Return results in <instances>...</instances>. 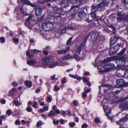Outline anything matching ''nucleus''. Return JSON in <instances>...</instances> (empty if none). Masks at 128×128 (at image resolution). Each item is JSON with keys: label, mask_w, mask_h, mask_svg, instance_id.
<instances>
[{"label": "nucleus", "mask_w": 128, "mask_h": 128, "mask_svg": "<svg viewBox=\"0 0 128 128\" xmlns=\"http://www.w3.org/2000/svg\"><path fill=\"white\" fill-rule=\"evenodd\" d=\"M122 45L121 44H117L116 45L112 47L109 52L110 55H112L116 53L119 49L120 46H121Z\"/></svg>", "instance_id": "nucleus-1"}, {"label": "nucleus", "mask_w": 128, "mask_h": 128, "mask_svg": "<svg viewBox=\"0 0 128 128\" xmlns=\"http://www.w3.org/2000/svg\"><path fill=\"white\" fill-rule=\"evenodd\" d=\"M123 102L120 106V108L123 110L128 109V97L124 98L122 100Z\"/></svg>", "instance_id": "nucleus-2"}, {"label": "nucleus", "mask_w": 128, "mask_h": 128, "mask_svg": "<svg viewBox=\"0 0 128 128\" xmlns=\"http://www.w3.org/2000/svg\"><path fill=\"white\" fill-rule=\"evenodd\" d=\"M43 30L46 31L50 30H52L54 27L53 24L52 23H43L42 25Z\"/></svg>", "instance_id": "nucleus-3"}, {"label": "nucleus", "mask_w": 128, "mask_h": 128, "mask_svg": "<svg viewBox=\"0 0 128 128\" xmlns=\"http://www.w3.org/2000/svg\"><path fill=\"white\" fill-rule=\"evenodd\" d=\"M104 6L101 3L98 4L96 6L95 4H93L91 8L92 11H96L97 10L99 11L103 10Z\"/></svg>", "instance_id": "nucleus-4"}, {"label": "nucleus", "mask_w": 128, "mask_h": 128, "mask_svg": "<svg viewBox=\"0 0 128 128\" xmlns=\"http://www.w3.org/2000/svg\"><path fill=\"white\" fill-rule=\"evenodd\" d=\"M124 69H120L117 70L116 72V76L118 77H124L126 75V72Z\"/></svg>", "instance_id": "nucleus-5"}, {"label": "nucleus", "mask_w": 128, "mask_h": 128, "mask_svg": "<svg viewBox=\"0 0 128 128\" xmlns=\"http://www.w3.org/2000/svg\"><path fill=\"white\" fill-rule=\"evenodd\" d=\"M40 50H31L30 51L29 49H28L26 52V55L29 58L32 57L33 56V55L35 54H36L38 52H40Z\"/></svg>", "instance_id": "nucleus-6"}, {"label": "nucleus", "mask_w": 128, "mask_h": 128, "mask_svg": "<svg viewBox=\"0 0 128 128\" xmlns=\"http://www.w3.org/2000/svg\"><path fill=\"white\" fill-rule=\"evenodd\" d=\"M90 38L93 41H95L100 37V34L98 32H92L90 34Z\"/></svg>", "instance_id": "nucleus-7"}, {"label": "nucleus", "mask_w": 128, "mask_h": 128, "mask_svg": "<svg viewBox=\"0 0 128 128\" xmlns=\"http://www.w3.org/2000/svg\"><path fill=\"white\" fill-rule=\"evenodd\" d=\"M125 14L123 12H119L117 13V19L118 21L120 22L122 21L125 19Z\"/></svg>", "instance_id": "nucleus-8"}, {"label": "nucleus", "mask_w": 128, "mask_h": 128, "mask_svg": "<svg viewBox=\"0 0 128 128\" xmlns=\"http://www.w3.org/2000/svg\"><path fill=\"white\" fill-rule=\"evenodd\" d=\"M117 84L120 86H122L125 85H128V82L126 83L123 79H120L116 80Z\"/></svg>", "instance_id": "nucleus-9"}, {"label": "nucleus", "mask_w": 128, "mask_h": 128, "mask_svg": "<svg viewBox=\"0 0 128 128\" xmlns=\"http://www.w3.org/2000/svg\"><path fill=\"white\" fill-rule=\"evenodd\" d=\"M96 11H92V12L91 13V14L92 18H89L88 16L87 19L85 20L86 21L88 22H91L94 19L96 16V14L95 13V12Z\"/></svg>", "instance_id": "nucleus-10"}, {"label": "nucleus", "mask_w": 128, "mask_h": 128, "mask_svg": "<svg viewBox=\"0 0 128 128\" xmlns=\"http://www.w3.org/2000/svg\"><path fill=\"white\" fill-rule=\"evenodd\" d=\"M78 17L81 20H84L85 21L87 18L88 16L84 12H79L78 15Z\"/></svg>", "instance_id": "nucleus-11"}, {"label": "nucleus", "mask_w": 128, "mask_h": 128, "mask_svg": "<svg viewBox=\"0 0 128 128\" xmlns=\"http://www.w3.org/2000/svg\"><path fill=\"white\" fill-rule=\"evenodd\" d=\"M61 62L58 60L57 62H53L49 65V68H52L55 67L56 66H62V64L61 63Z\"/></svg>", "instance_id": "nucleus-12"}, {"label": "nucleus", "mask_w": 128, "mask_h": 128, "mask_svg": "<svg viewBox=\"0 0 128 128\" xmlns=\"http://www.w3.org/2000/svg\"><path fill=\"white\" fill-rule=\"evenodd\" d=\"M125 59L124 58H120L117 59V62L121 66H123L125 64Z\"/></svg>", "instance_id": "nucleus-13"}, {"label": "nucleus", "mask_w": 128, "mask_h": 128, "mask_svg": "<svg viewBox=\"0 0 128 128\" xmlns=\"http://www.w3.org/2000/svg\"><path fill=\"white\" fill-rule=\"evenodd\" d=\"M70 2L68 0H63L60 2V5L62 8L66 7L69 6Z\"/></svg>", "instance_id": "nucleus-14"}, {"label": "nucleus", "mask_w": 128, "mask_h": 128, "mask_svg": "<svg viewBox=\"0 0 128 128\" xmlns=\"http://www.w3.org/2000/svg\"><path fill=\"white\" fill-rule=\"evenodd\" d=\"M118 40V38L116 36H115L114 38L111 37L110 42V46H111L116 42Z\"/></svg>", "instance_id": "nucleus-15"}, {"label": "nucleus", "mask_w": 128, "mask_h": 128, "mask_svg": "<svg viewBox=\"0 0 128 128\" xmlns=\"http://www.w3.org/2000/svg\"><path fill=\"white\" fill-rule=\"evenodd\" d=\"M50 57H48L44 58L42 60V64L44 66H45L48 64L50 62Z\"/></svg>", "instance_id": "nucleus-16"}, {"label": "nucleus", "mask_w": 128, "mask_h": 128, "mask_svg": "<svg viewBox=\"0 0 128 128\" xmlns=\"http://www.w3.org/2000/svg\"><path fill=\"white\" fill-rule=\"evenodd\" d=\"M70 49V47H68L62 50H58L57 51V52L58 54H61L66 53Z\"/></svg>", "instance_id": "nucleus-17"}, {"label": "nucleus", "mask_w": 128, "mask_h": 128, "mask_svg": "<svg viewBox=\"0 0 128 128\" xmlns=\"http://www.w3.org/2000/svg\"><path fill=\"white\" fill-rule=\"evenodd\" d=\"M35 12L36 16H40L41 14L42 9L40 8H36L35 9Z\"/></svg>", "instance_id": "nucleus-18"}, {"label": "nucleus", "mask_w": 128, "mask_h": 128, "mask_svg": "<svg viewBox=\"0 0 128 128\" xmlns=\"http://www.w3.org/2000/svg\"><path fill=\"white\" fill-rule=\"evenodd\" d=\"M36 63V61L34 60H28L27 62V64L30 66L34 65Z\"/></svg>", "instance_id": "nucleus-19"}, {"label": "nucleus", "mask_w": 128, "mask_h": 128, "mask_svg": "<svg viewBox=\"0 0 128 128\" xmlns=\"http://www.w3.org/2000/svg\"><path fill=\"white\" fill-rule=\"evenodd\" d=\"M21 2L24 4L30 5L32 7L34 6V5L31 4V3L28 0H21Z\"/></svg>", "instance_id": "nucleus-20"}, {"label": "nucleus", "mask_w": 128, "mask_h": 128, "mask_svg": "<svg viewBox=\"0 0 128 128\" xmlns=\"http://www.w3.org/2000/svg\"><path fill=\"white\" fill-rule=\"evenodd\" d=\"M84 0H72L71 3L74 4L78 3V5L81 4Z\"/></svg>", "instance_id": "nucleus-21"}, {"label": "nucleus", "mask_w": 128, "mask_h": 128, "mask_svg": "<svg viewBox=\"0 0 128 128\" xmlns=\"http://www.w3.org/2000/svg\"><path fill=\"white\" fill-rule=\"evenodd\" d=\"M66 28L65 27L64 28H61L59 30L58 32V34L60 36L63 34L65 33L66 32Z\"/></svg>", "instance_id": "nucleus-22"}, {"label": "nucleus", "mask_w": 128, "mask_h": 128, "mask_svg": "<svg viewBox=\"0 0 128 128\" xmlns=\"http://www.w3.org/2000/svg\"><path fill=\"white\" fill-rule=\"evenodd\" d=\"M69 76L70 77L77 79L78 80H80L82 78H81L77 75H74L72 74H70Z\"/></svg>", "instance_id": "nucleus-23"}, {"label": "nucleus", "mask_w": 128, "mask_h": 128, "mask_svg": "<svg viewBox=\"0 0 128 128\" xmlns=\"http://www.w3.org/2000/svg\"><path fill=\"white\" fill-rule=\"evenodd\" d=\"M83 45L82 43L79 46L76 48V52H78V54H80Z\"/></svg>", "instance_id": "nucleus-24"}, {"label": "nucleus", "mask_w": 128, "mask_h": 128, "mask_svg": "<svg viewBox=\"0 0 128 128\" xmlns=\"http://www.w3.org/2000/svg\"><path fill=\"white\" fill-rule=\"evenodd\" d=\"M115 57L113 56L112 57H109L106 58V60H104V62H110L112 61V60H115Z\"/></svg>", "instance_id": "nucleus-25"}, {"label": "nucleus", "mask_w": 128, "mask_h": 128, "mask_svg": "<svg viewBox=\"0 0 128 128\" xmlns=\"http://www.w3.org/2000/svg\"><path fill=\"white\" fill-rule=\"evenodd\" d=\"M70 58H71L68 56H66L63 58L62 59V61H60L61 62V63L62 64V66L63 65V63H64L66 62V60L69 59ZM59 60L60 61V60Z\"/></svg>", "instance_id": "nucleus-26"}, {"label": "nucleus", "mask_w": 128, "mask_h": 128, "mask_svg": "<svg viewBox=\"0 0 128 128\" xmlns=\"http://www.w3.org/2000/svg\"><path fill=\"white\" fill-rule=\"evenodd\" d=\"M62 19L61 17L60 16H57L56 18H54V20L55 22V23H58L60 21H61Z\"/></svg>", "instance_id": "nucleus-27"}, {"label": "nucleus", "mask_w": 128, "mask_h": 128, "mask_svg": "<svg viewBox=\"0 0 128 128\" xmlns=\"http://www.w3.org/2000/svg\"><path fill=\"white\" fill-rule=\"evenodd\" d=\"M26 86H28V87H30L32 86V82H29L28 80H26L25 82Z\"/></svg>", "instance_id": "nucleus-28"}, {"label": "nucleus", "mask_w": 128, "mask_h": 128, "mask_svg": "<svg viewBox=\"0 0 128 128\" xmlns=\"http://www.w3.org/2000/svg\"><path fill=\"white\" fill-rule=\"evenodd\" d=\"M109 2L108 0H103L102 2L104 6H107L109 4Z\"/></svg>", "instance_id": "nucleus-29"}, {"label": "nucleus", "mask_w": 128, "mask_h": 128, "mask_svg": "<svg viewBox=\"0 0 128 128\" xmlns=\"http://www.w3.org/2000/svg\"><path fill=\"white\" fill-rule=\"evenodd\" d=\"M128 119V114H126L125 116L123 118H121L120 120V122H122L126 121V120Z\"/></svg>", "instance_id": "nucleus-30"}, {"label": "nucleus", "mask_w": 128, "mask_h": 128, "mask_svg": "<svg viewBox=\"0 0 128 128\" xmlns=\"http://www.w3.org/2000/svg\"><path fill=\"white\" fill-rule=\"evenodd\" d=\"M126 50V48H123L121 51L118 54V55L120 56L122 55L124 53V52Z\"/></svg>", "instance_id": "nucleus-31"}, {"label": "nucleus", "mask_w": 128, "mask_h": 128, "mask_svg": "<svg viewBox=\"0 0 128 128\" xmlns=\"http://www.w3.org/2000/svg\"><path fill=\"white\" fill-rule=\"evenodd\" d=\"M108 66L109 64H108V63H107L106 64H104L103 66L102 67L105 71H107L108 69L109 68L108 67Z\"/></svg>", "instance_id": "nucleus-32"}, {"label": "nucleus", "mask_w": 128, "mask_h": 128, "mask_svg": "<svg viewBox=\"0 0 128 128\" xmlns=\"http://www.w3.org/2000/svg\"><path fill=\"white\" fill-rule=\"evenodd\" d=\"M32 16H30L28 17L26 19V22L25 23L26 26V24H28L29 23V21L32 18Z\"/></svg>", "instance_id": "nucleus-33"}, {"label": "nucleus", "mask_w": 128, "mask_h": 128, "mask_svg": "<svg viewBox=\"0 0 128 128\" xmlns=\"http://www.w3.org/2000/svg\"><path fill=\"white\" fill-rule=\"evenodd\" d=\"M13 103L16 106L18 105H20L21 104V103L20 102L18 101H16V100H14L13 102Z\"/></svg>", "instance_id": "nucleus-34"}, {"label": "nucleus", "mask_w": 128, "mask_h": 128, "mask_svg": "<svg viewBox=\"0 0 128 128\" xmlns=\"http://www.w3.org/2000/svg\"><path fill=\"white\" fill-rule=\"evenodd\" d=\"M16 89L15 88H12L10 90V92L12 94V96H13V93L14 92L16 91Z\"/></svg>", "instance_id": "nucleus-35"}, {"label": "nucleus", "mask_w": 128, "mask_h": 128, "mask_svg": "<svg viewBox=\"0 0 128 128\" xmlns=\"http://www.w3.org/2000/svg\"><path fill=\"white\" fill-rule=\"evenodd\" d=\"M38 2L40 4H42L44 2H48V0H38Z\"/></svg>", "instance_id": "nucleus-36"}, {"label": "nucleus", "mask_w": 128, "mask_h": 128, "mask_svg": "<svg viewBox=\"0 0 128 128\" xmlns=\"http://www.w3.org/2000/svg\"><path fill=\"white\" fill-rule=\"evenodd\" d=\"M108 64H109L108 67L109 68H113L115 67V66L114 64H111L110 63H108Z\"/></svg>", "instance_id": "nucleus-37"}, {"label": "nucleus", "mask_w": 128, "mask_h": 128, "mask_svg": "<svg viewBox=\"0 0 128 128\" xmlns=\"http://www.w3.org/2000/svg\"><path fill=\"white\" fill-rule=\"evenodd\" d=\"M56 12V13L58 14H60L62 12V9H60L58 8V9Z\"/></svg>", "instance_id": "nucleus-38"}, {"label": "nucleus", "mask_w": 128, "mask_h": 128, "mask_svg": "<svg viewBox=\"0 0 128 128\" xmlns=\"http://www.w3.org/2000/svg\"><path fill=\"white\" fill-rule=\"evenodd\" d=\"M72 38L71 37L68 40L66 43L67 45H68L70 44L72 42Z\"/></svg>", "instance_id": "nucleus-39"}, {"label": "nucleus", "mask_w": 128, "mask_h": 128, "mask_svg": "<svg viewBox=\"0 0 128 128\" xmlns=\"http://www.w3.org/2000/svg\"><path fill=\"white\" fill-rule=\"evenodd\" d=\"M97 22L98 24H101L103 22V20H102L101 19H98L97 20Z\"/></svg>", "instance_id": "nucleus-40"}, {"label": "nucleus", "mask_w": 128, "mask_h": 128, "mask_svg": "<svg viewBox=\"0 0 128 128\" xmlns=\"http://www.w3.org/2000/svg\"><path fill=\"white\" fill-rule=\"evenodd\" d=\"M42 121L40 120L39 121L37 122L36 126L38 127H39L40 126L42 125Z\"/></svg>", "instance_id": "nucleus-41"}, {"label": "nucleus", "mask_w": 128, "mask_h": 128, "mask_svg": "<svg viewBox=\"0 0 128 128\" xmlns=\"http://www.w3.org/2000/svg\"><path fill=\"white\" fill-rule=\"evenodd\" d=\"M26 110L29 112H30L32 111V108L30 107H27L26 108Z\"/></svg>", "instance_id": "nucleus-42"}, {"label": "nucleus", "mask_w": 128, "mask_h": 128, "mask_svg": "<svg viewBox=\"0 0 128 128\" xmlns=\"http://www.w3.org/2000/svg\"><path fill=\"white\" fill-rule=\"evenodd\" d=\"M5 41V38L3 37L0 38V42L1 43L4 42Z\"/></svg>", "instance_id": "nucleus-43"}, {"label": "nucleus", "mask_w": 128, "mask_h": 128, "mask_svg": "<svg viewBox=\"0 0 128 128\" xmlns=\"http://www.w3.org/2000/svg\"><path fill=\"white\" fill-rule=\"evenodd\" d=\"M54 90L55 92H56L57 91L59 90L60 89L59 87H57L56 85L54 86Z\"/></svg>", "instance_id": "nucleus-44"}, {"label": "nucleus", "mask_w": 128, "mask_h": 128, "mask_svg": "<svg viewBox=\"0 0 128 128\" xmlns=\"http://www.w3.org/2000/svg\"><path fill=\"white\" fill-rule=\"evenodd\" d=\"M65 27L66 28V30L68 29L72 30L74 29V28L72 26H68L67 27Z\"/></svg>", "instance_id": "nucleus-45"}, {"label": "nucleus", "mask_w": 128, "mask_h": 128, "mask_svg": "<svg viewBox=\"0 0 128 128\" xmlns=\"http://www.w3.org/2000/svg\"><path fill=\"white\" fill-rule=\"evenodd\" d=\"M44 18V16L42 15L41 17H40V18H38V21H41Z\"/></svg>", "instance_id": "nucleus-46"}, {"label": "nucleus", "mask_w": 128, "mask_h": 128, "mask_svg": "<svg viewBox=\"0 0 128 128\" xmlns=\"http://www.w3.org/2000/svg\"><path fill=\"white\" fill-rule=\"evenodd\" d=\"M73 104L75 106H76L77 105L78 102L76 100H74L73 101Z\"/></svg>", "instance_id": "nucleus-47"}, {"label": "nucleus", "mask_w": 128, "mask_h": 128, "mask_svg": "<svg viewBox=\"0 0 128 128\" xmlns=\"http://www.w3.org/2000/svg\"><path fill=\"white\" fill-rule=\"evenodd\" d=\"M37 104V102L36 101H35L33 104L32 105V106L34 107V108H36L37 107V106H36Z\"/></svg>", "instance_id": "nucleus-48"}, {"label": "nucleus", "mask_w": 128, "mask_h": 128, "mask_svg": "<svg viewBox=\"0 0 128 128\" xmlns=\"http://www.w3.org/2000/svg\"><path fill=\"white\" fill-rule=\"evenodd\" d=\"M43 108L44 110L47 111L48 110V106H44Z\"/></svg>", "instance_id": "nucleus-49"}, {"label": "nucleus", "mask_w": 128, "mask_h": 128, "mask_svg": "<svg viewBox=\"0 0 128 128\" xmlns=\"http://www.w3.org/2000/svg\"><path fill=\"white\" fill-rule=\"evenodd\" d=\"M13 40L15 42V44H16V43L18 42L19 41V40L18 38H14L13 39Z\"/></svg>", "instance_id": "nucleus-50"}, {"label": "nucleus", "mask_w": 128, "mask_h": 128, "mask_svg": "<svg viewBox=\"0 0 128 128\" xmlns=\"http://www.w3.org/2000/svg\"><path fill=\"white\" fill-rule=\"evenodd\" d=\"M87 96V94H86V93L85 92H83L82 93V97L83 98H84L86 97Z\"/></svg>", "instance_id": "nucleus-51"}, {"label": "nucleus", "mask_w": 128, "mask_h": 128, "mask_svg": "<svg viewBox=\"0 0 128 128\" xmlns=\"http://www.w3.org/2000/svg\"><path fill=\"white\" fill-rule=\"evenodd\" d=\"M76 124L74 122H73L72 123H69V125L70 126L72 127L74 126Z\"/></svg>", "instance_id": "nucleus-52"}, {"label": "nucleus", "mask_w": 128, "mask_h": 128, "mask_svg": "<svg viewBox=\"0 0 128 128\" xmlns=\"http://www.w3.org/2000/svg\"><path fill=\"white\" fill-rule=\"evenodd\" d=\"M58 7L56 6L53 7H52L53 9L54 10V12L56 13L58 9Z\"/></svg>", "instance_id": "nucleus-53"}, {"label": "nucleus", "mask_w": 128, "mask_h": 128, "mask_svg": "<svg viewBox=\"0 0 128 128\" xmlns=\"http://www.w3.org/2000/svg\"><path fill=\"white\" fill-rule=\"evenodd\" d=\"M52 100V98L51 97H48L47 98V102H51Z\"/></svg>", "instance_id": "nucleus-54"}, {"label": "nucleus", "mask_w": 128, "mask_h": 128, "mask_svg": "<svg viewBox=\"0 0 128 128\" xmlns=\"http://www.w3.org/2000/svg\"><path fill=\"white\" fill-rule=\"evenodd\" d=\"M6 113L9 116H10L11 113V112L9 110H7L6 112Z\"/></svg>", "instance_id": "nucleus-55"}, {"label": "nucleus", "mask_w": 128, "mask_h": 128, "mask_svg": "<svg viewBox=\"0 0 128 128\" xmlns=\"http://www.w3.org/2000/svg\"><path fill=\"white\" fill-rule=\"evenodd\" d=\"M20 122L19 120H16L15 122V124L16 125H17L18 124L20 125Z\"/></svg>", "instance_id": "nucleus-56"}, {"label": "nucleus", "mask_w": 128, "mask_h": 128, "mask_svg": "<svg viewBox=\"0 0 128 128\" xmlns=\"http://www.w3.org/2000/svg\"><path fill=\"white\" fill-rule=\"evenodd\" d=\"M12 84L14 86H17L18 84L17 82H13L12 83Z\"/></svg>", "instance_id": "nucleus-57"}, {"label": "nucleus", "mask_w": 128, "mask_h": 128, "mask_svg": "<svg viewBox=\"0 0 128 128\" xmlns=\"http://www.w3.org/2000/svg\"><path fill=\"white\" fill-rule=\"evenodd\" d=\"M78 5L77 6H72V7L70 9V10L73 9L75 8H78Z\"/></svg>", "instance_id": "nucleus-58"}, {"label": "nucleus", "mask_w": 128, "mask_h": 128, "mask_svg": "<svg viewBox=\"0 0 128 128\" xmlns=\"http://www.w3.org/2000/svg\"><path fill=\"white\" fill-rule=\"evenodd\" d=\"M74 120L76 122H78V118L77 117H74Z\"/></svg>", "instance_id": "nucleus-59"}, {"label": "nucleus", "mask_w": 128, "mask_h": 128, "mask_svg": "<svg viewBox=\"0 0 128 128\" xmlns=\"http://www.w3.org/2000/svg\"><path fill=\"white\" fill-rule=\"evenodd\" d=\"M111 114V110H109V111H108V112L107 113H106V116H108V117H109L110 116H109V114Z\"/></svg>", "instance_id": "nucleus-60"}, {"label": "nucleus", "mask_w": 128, "mask_h": 128, "mask_svg": "<svg viewBox=\"0 0 128 128\" xmlns=\"http://www.w3.org/2000/svg\"><path fill=\"white\" fill-rule=\"evenodd\" d=\"M124 70L126 72L128 73V66H127L125 67Z\"/></svg>", "instance_id": "nucleus-61"}, {"label": "nucleus", "mask_w": 128, "mask_h": 128, "mask_svg": "<svg viewBox=\"0 0 128 128\" xmlns=\"http://www.w3.org/2000/svg\"><path fill=\"white\" fill-rule=\"evenodd\" d=\"M55 112L58 114H59L60 113V111L58 109H57L56 110Z\"/></svg>", "instance_id": "nucleus-62"}, {"label": "nucleus", "mask_w": 128, "mask_h": 128, "mask_svg": "<svg viewBox=\"0 0 128 128\" xmlns=\"http://www.w3.org/2000/svg\"><path fill=\"white\" fill-rule=\"evenodd\" d=\"M83 79L84 82H87L88 81V80L86 79V77L83 78Z\"/></svg>", "instance_id": "nucleus-63"}, {"label": "nucleus", "mask_w": 128, "mask_h": 128, "mask_svg": "<svg viewBox=\"0 0 128 128\" xmlns=\"http://www.w3.org/2000/svg\"><path fill=\"white\" fill-rule=\"evenodd\" d=\"M66 80V78H65L64 77L63 78V80H62V82L63 83H65L66 82H65Z\"/></svg>", "instance_id": "nucleus-64"}]
</instances>
